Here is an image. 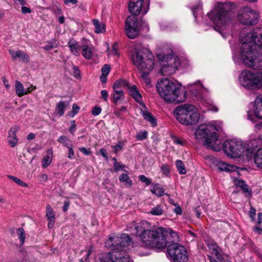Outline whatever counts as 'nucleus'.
Returning <instances> with one entry per match:
<instances>
[{"label":"nucleus","instance_id":"obj_57","mask_svg":"<svg viewBox=\"0 0 262 262\" xmlns=\"http://www.w3.org/2000/svg\"><path fill=\"white\" fill-rule=\"evenodd\" d=\"M79 150L86 156L90 155L91 154V151L89 149H86L85 147L79 148Z\"/></svg>","mask_w":262,"mask_h":262},{"label":"nucleus","instance_id":"obj_43","mask_svg":"<svg viewBox=\"0 0 262 262\" xmlns=\"http://www.w3.org/2000/svg\"><path fill=\"white\" fill-rule=\"evenodd\" d=\"M147 136V132L146 131L141 132L138 133L136 136V138L138 140L142 141L145 139Z\"/></svg>","mask_w":262,"mask_h":262},{"label":"nucleus","instance_id":"obj_13","mask_svg":"<svg viewBox=\"0 0 262 262\" xmlns=\"http://www.w3.org/2000/svg\"><path fill=\"white\" fill-rule=\"evenodd\" d=\"M166 61H163L160 70V73L164 76H170L178 70L180 66V60L177 57H173L170 55Z\"/></svg>","mask_w":262,"mask_h":262},{"label":"nucleus","instance_id":"obj_41","mask_svg":"<svg viewBox=\"0 0 262 262\" xmlns=\"http://www.w3.org/2000/svg\"><path fill=\"white\" fill-rule=\"evenodd\" d=\"M52 162L51 157L49 155L45 156L42 161V165L44 168L47 167L49 166Z\"/></svg>","mask_w":262,"mask_h":262},{"label":"nucleus","instance_id":"obj_8","mask_svg":"<svg viewBox=\"0 0 262 262\" xmlns=\"http://www.w3.org/2000/svg\"><path fill=\"white\" fill-rule=\"evenodd\" d=\"M195 135L198 140H202L204 145L208 149L220 151L221 149V142L215 128L211 125H201L196 130Z\"/></svg>","mask_w":262,"mask_h":262},{"label":"nucleus","instance_id":"obj_5","mask_svg":"<svg viewBox=\"0 0 262 262\" xmlns=\"http://www.w3.org/2000/svg\"><path fill=\"white\" fill-rule=\"evenodd\" d=\"M156 87L160 96L167 102L182 103L185 101L187 96L185 90L179 89L167 78L159 79Z\"/></svg>","mask_w":262,"mask_h":262},{"label":"nucleus","instance_id":"obj_63","mask_svg":"<svg viewBox=\"0 0 262 262\" xmlns=\"http://www.w3.org/2000/svg\"><path fill=\"white\" fill-rule=\"evenodd\" d=\"M69 206H70V202L68 201H64V206L63 207V211L64 212H66L68 210V209L69 207Z\"/></svg>","mask_w":262,"mask_h":262},{"label":"nucleus","instance_id":"obj_12","mask_svg":"<svg viewBox=\"0 0 262 262\" xmlns=\"http://www.w3.org/2000/svg\"><path fill=\"white\" fill-rule=\"evenodd\" d=\"M259 16L258 13L251 8L244 7L238 17L241 23L253 25L257 23Z\"/></svg>","mask_w":262,"mask_h":262},{"label":"nucleus","instance_id":"obj_55","mask_svg":"<svg viewBox=\"0 0 262 262\" xmlns=\"http://www.w3.org/2000/svg\"><path fill=\"white\" fill-rule=\"evenodd\" d=\"M74 76L77 78H80V71L78 67L73 66Z\"/></svg>","mask_w":262,"mask_h":262},{"label":"nucleus","instance_id":"obj_19","mask_svg":"<svg viewBox=\"0 0 262 262\" xmlns=\"http://www.w3.org/2000/svg\"><path fill=\"white\" fill-rule=\"evenodd\" d=\"M254 112L257 118L262 119V95L258 96L255 99Z\"/></svg>","mask_w":262,"mask_h":262},{"label":"nucleus","instance_id":"obj_29","mask_svg":"<svg viewBox=\"0 0 262 262\" xmlns=\"http://www.w3.org/2000/svg\"><path fill=\"white\" fill-rule=\"evenodd\" d=\"M59 44V42L55 38H53L50 41L47 42V44L42 47V48L46 51H50L51 49L56 48Z\"/></svg>","mask_w":262,"mask_h":262},{"label":"nucleus","instance_id":"obj_50","mask_svg":"<svg viewBox=\"0 0 262 262\" xmlns=\"http://www.w3.org/2000/svg\"><path fill=\"white\" fill-rule=\"evenodd\" d=\"M248 214L249 217L251 219L252 221H254V217L256 214L255 209L253 207H251Z\"/></svg>","mask_w":262,"mask_h":262},{"label":"nucleus","instance_id":"obj_20","mask_svg":"<svg viewBox=\"0 0 262 262\" xmlns=\"http://www.w3.org/2000/svg\"><path fill=\"white\" fill-rule=\"evenodd\" d=\"M15 87L16 94L19 97H21L27 94L28 93H30L32 90L35 89V86H34L33 88L31 90H30V88H28L27 91H25L23 84L17 80L15 81Z\"/></svg>","mask_w":262,"mask_h":262},{"label":"nucleus","instance_id":"obj_11","mask_svg":"<svg viewBox=\"0 0 262 262\" xmlns=\"http://www.w3.org/2000/svg\"><path fill=\"white\" fill-rule=\"evenodd\" d=\"M223 148L228 157L236 158L242 156L245 146L242 141L233 139L225 141L223 144Z\"/></svg>","mask_w":262,"mask_h":262},{"label":"nucleus","instance_id":"obj_54","mask_svg":"<svg viewBox=\"0 0 262 262\" xmlns=\"http://www.w3.org/2000/svg\"><path fill=\"white\" fill-rule=\"evenodd\" d=\"M71 125L70 127L69 128V130L71 133L74 134V133L75 132V130H76V127L75 121L72 120L71 122Z\"/></svg>","mask_w":262,"mask_h":262},{"label":"nucleus","instance_id":"obj_37","mask_svg":"<svg viewBox=\"0 0 262 262\" xmlns=\"http://www.w3.org/2000/svg\"><path fill=\"white\" fill-rule=\"evenodd\" d=\"M255 230L259 233H262V213L258 214V221Z\"/></svg>","mask_w":262,"mask_h":262},{"label":"nucleus","instance_id":"obj_4","mask_svg":"<svg viewBox=\"0 0 262 262\" xmlns=\"http://www.w3.org/2000/svg\"><path fill=\"white\" fill-rule=\"evenodd\" d=\"M130 54L133 64L143 74H148L153 69L155 57L147 48L135 45L132 47Z\"/></svg>","mask_w":262,"mask_h":262},{"label":"nucleus","instance_id":"obj_47","mask_svg":"<svg viewBox=\"0 0 262 262\" xmlns=\"http://www.w3.org/2000/svg\"><path fill=\"white\" fill-rule=\"evenodd\" d=\"M58 141L62 144H63L64 146L69 147L68 145V142L69 141V139L64 136H60L58 139Z\"/></svg>","mask_w":262,"mask_h":262},{"label":"nucleus","instance_id":"obj_45","mask_svg":"<svg viewBox=\"0 0 262 262\" xmlns=\"http://www.w3.org/2000/svg\"><path fill=\"white\" fill-rule=\"evenodd\" d=\"M139 179L142 182L145 183L146 185H149L151 183V180L144 175H140L139 177Z\"/></svg>","mask_w":262,"mask_h":262},{"label":"nucleus","instance_id":"obj_27","mask_svg":"<svg viewBox=\"0 0 262 262\" xmlns=\"http://www.w3.org/2000/svg\"><path fill=\"white\" fill-rule=\"evenodd\" d=\"M163 212V206L160 204L152 208L149 213L153 215H161Z\"/></svg>","mask_w":262,"mask_h":262},{"label":"nucleus","instance_id":"obj_39","mask_svg":"<svg viewBox=\"0 0 262 262\" xmlns=\"http://www.w3.org/2000/svg\"><path fill=\"white\" fill-rule=\"evenodd\" d=\"M236 185L242 188L244 192L251 193V191L249 190L248 186L246 184L245 182L243 180L237 181Z\"/></svg>","mask_w":262,"mask_h":262},{"label":"nucleus","instance_id":"obj_59","mask_svg":"<svg viewBox=\"0 0 262 262\" xmlns=\"http://www.w3.org/2000/svg\"><path fill=\"white\" fill-rule=\"evenodd\" d=\"M69 149V154H68V158L69 159H73L74 158V150L72 148V146H70L69 147H68Z\"/></svg>","mask_w":262,"mask_h":262},{"label":"nucleus","instance_id":"obj_42","mask_svg":"<svg viewBox=\"0 0 262 262\" xmlns=\"http://www.w3.org/2000/svg\"><path fill=\"white\" fill-rule=\"evenodd\" d=\"M256 86L258 89H262V72L256 73Z\"/></svg>","mask_w":262,"mask_h":262},{"label":"nucleus","instance_id":"obj_2","mask_svg":"<svg viewBox=\"0 0 262 262\" xmlns=\"http://www.w3.org/2000/svg\"><path fill=\"white\" fill-rule=\"evenodd\" d=\"M130 243L131 238L125 233L120 236L114 235L109 237L105 245L112 248V251L101 254L99 262H129V256L123 248L128 246Z\"/></svg>","mask_w":262,"mask_h":262},{"label":"nucleus","instance_id":"obj_53","mask_svg":"<svg viewBox=\"0 0 262 262\" xmlns=\"http://www.w3.org/2000/svg\"><path fill=\"white\" fill-rule=\"evenodd\" d=\"M114 170L118 171L119 170L123 169L125 167V165L121 164L120 163L116 162L115 165H114Z\"/></svg>","mask_w":262,"mask_h":262},{"label":"nucleus","instance_id":"obj_58","mask_svg":"<svg viewBox=\"0 0 262 262\" xmlns=\"http://www.w3.org/2000/svg\"><path fill=\"white\" fill-rule=\"evenodd\" d=\"M169 234L170 236L173 238V240L177 241L179 237L178 234L172 231L171 230H169Z\"/></svg>","mask_w":262,"mask_h":262},{"label":"nucleus","instance_id":"obj_24","mask_svg":"<svg viewBox=\"0 0 262 262\" xmlns=\"http://www.w3.org/2000/svg\"><path fill=\"white\" fill-rule=\"evenodd\" d=\"M254 161L258 168L262 169V148L258 149L254 155Z\"/></svg>","mask_w":262,"mask_h":262},{"label":"nucleus","instance_id":"obj_36","mask_svg":"<svg viewBox=\"0 0 262 262\" xmlns=\"http://www.w3.org/2000/svg\"><path fill=\"white\" fill-rule=\"evenodd\" d=\"M7 177L9 179L12 180L13 182H14L17 184L19 185V186H21L22 187H27L28 186V185L26 183L23 182L20 179H19L16 177H14L12 175H7Z\"/></svg>","mask_w":262,"mask_h":262},{"label":"nucleus","instance_id":"obj_60","mask_svg":"<svg viewBox=\"0 0 262 262\" xmlns=\"http://www.w3.org/2000/svg\"><path fill=\"white\" fill-rule=\"evenodd\" d=\"M111 54L113 55H118L117 44H114L113 46H112V49L111 50Z\"/></svg>","mask_w":262,"mask_h":262},{"label":"nucleus","instance_id":"obj_32","mask_svg":"<svg viewBox=\"0 0 262 262\" xmlns=\"http://www.w3.org/2000/svg\"><path fill=\"white\" fill-rule=\"evenodd\" d=\"M151 192L158 196H161L164 194V190L159 184L155 185L152 189L151 190Z\"/></svg>","mask_w":262,"mask_h":262},{"label":"nucleus","instance_id":"obj_56","mask_svg":"<svg viewBox=\"0 0 262 262\" xmlns=\"http://www.w3.org/2000/svg\"><path fill=\"white\" fill-rule=\"evenodd\" d=\"M161 171L165 175H167L169 173V169L168 165H163L161 167Z\"/></svg>","mask_w":262,"mask_h":262},{"label":"nucleus","instance_id":"obj_17","mask_svg":"<svg viewBox=\"0 0 262 262\" xmlns=\"http://www.w3.org/2000/svg\"><path fill=\"white\" fill-rule=\"evenodd\" d=\"M144 225H148V223L145 221H143L139 223H136L135 222L133 221L127 225V230L132 232L133 234H136L139 236L141 231L138 229V227H144Z\"/></svg>","mask_w":262,"mask_h":262},{"label":"nucleus","instance_id":"obj_40","mask_svg":"<svg viewBox=\"0 0 262 262\" xmlns=\"http://www.w3.org/2000/svg\"><path fill=\"white\" fill-rule=\"evenodd\" d=\"M115 82H118V86L122 88H127V89H129L130 87L129 83L125 80L124 79H119Z\"/></svg>","mask_w":262,"mask_h":262},{"label":"nucleus","instance_id":"obj_31","mask_svg":"<svg viewBox=\"0 0 262 262\" xmlns=\"http://www.w3.org/2000/svg\"><path fill=\"white\" fill-rule=\"evenodd\" d=\"M16 233L20 241V245H23L26 239V233L23 228H19L16 229Z\"/></svg>","mask_w":262,"mask_h":262},{"label":"nucleus","instance_id":"obj_61","mask_svg":"<svg viewBox=\"0 0 262 262\" xmlns=\"http://www.w3.org/2000/svg\"><path fill=\"white\" fill-rule=\"evenodd\" d=\"M176 207L174 209V212L179 215H181L182 213L181 207L179 205H177L175 204Z\"/></svg>","mask_w":262,"mask_h":262},{"label":"nucleus","instance_id":"obj_52","mask_svg":"<svg viewBox=\"0 0 262 262\" xmlns=\"http://www.w3.org/2000/svg\"><path fill=\"white\" fill-rule=\"evenodd\" d=\"M108 92L105 90H103L101 91V98L103 99L104 101H107Z\"/></svg>","mask_w":262,"mask_h":262},{"label":"nucleus","instance_id":"obj_38","mask_svg":"<svg viewBox=\"0 0 262 262\" xmlns=\"http://www.w3.org/2000/svg\"><path fill=\"white\" fill-rule=\"evenodd\" d=\"M112 95L113 97V102L115 104L124 98V93L113 92Z\"/></svg>","mask_w":262,"mask_h":262},{"label":"nucleus","instance_id":"obj_7","mask_svg":"<svg viewBox=\"0 0 262 262\" xmlns=\"http://www.w3.org/2000/svg\"><path fill=\"white\" fill-rule=\"evenodd\" d=\"M144 0H130L128 5V9L133 15L129 16L125 21V33L128 37L131 39L135 38L138 34V23L137 15L141 11L143 14L147 13L148 9L149 0H148L147 6H143Z\"/></svg>","mask_w":262,"mask_h":262},{"label":"nucleus","instance_id":"obj_22","mask_svg":"<svg viewBox=\"0 0 262 262\" xmlns=\"http://www.w3.org/2000/svg\"><path fill=\"white\" fill-rule=\"evenodd\" d=\"M68 46L70 48L71 52L74 55L78 56L79 55V47L78 45V43L76 41L73 39H70L68 42Z\"/></svg>","mask_w":262,"mask_h":262},{"label":"nucleus","instance_id":"obj_9","mask_svg":"<svg viewBox=\"0 0 262 262\" xmlns=\"http://www.w3.org/2000/svg\"><path fill=\"white\" fill-rule=\"evenodd\" d=\"M174 114L177 120L184 125L194 124L199 119L196 108L191 104L178 106L174 111Z\"/></svg>","mask_w":262,"mask_h":262},{"label":"nucleus","instance_id":"obj_48","mask_svg":"<svg viewBox=\"0 0 262 262\" xmlns=\"http://www.w3.org/2000/svg\"><path fill=\"white\" fill-rule=\"evenodd\" d=\"M118 82H115L113 85V92L123 93V89L118 86Z\"/></svg>","mask_w":262,"mask_h":262},{"label":"nucleus","instance_id":"obj_6","mask_svg":"<svg viewBox=\"0 0 262 262\" xmlns=\"http://www.w3.org/2000/svg\"><path fill=\"white\" fill-rule=\"evenodd\" d=\"M147 226L138 227V229L141 231L138 236L142 245L149 249H164L167 242L162 229L150 230L147 229Z\"/></svg>","mask_w":262,"mask_h":262},{"label":"nucleus","instance_id":"obj_1","mask_svg":"<svg viewBox=\"0 0 262 262\" xmlns=\"http://www.w3.org/2000/svg\"><path fill=\"white\" fill-rule=\"evenodd\" d=\"M239 41L244 63L254 70H262V27H244L240 32Z\"/></svg>","mask_w":262,"mask_h":262},{"label":"nucleus","instance_id":"obj_10","mask_svg":"<svg viewBox=\"0 0 262 262\" xmlns=\"http://www.w3.org/2000/svg\"><path fill=\"white\" fill-rule=\"evenodd\" d=\"M167 253L173 262H187L188 259L186 248L178 243H172L167 246Z\"/></svg>","mask_w":262,"mask_h":262},{"label":"nucleus","instance_id":"obj_64","mask_svg":"<svg viewBox=\"0 0 262 262\" xmlns=\"http://www.w3.org/2000/svg\"><path fill=\"white\" fill-rule=\"evenodd\" d=\"M21 11L24 14H26V13H30L31 10L30 8H29L27 7L23 6L21 7Z\"/></svg>","mask_w":262,"mask_h":262},{"label":"nucleus","instance_id":"obj_15","mask_svg":"<svg viewBox=\"0 0 262 262\" xmlns=\"http://www.w3.org/2000/svg\"><path fill=\"white\" fill-rule=\"evenodd\" d=\"M9 52L13 60H16L17 58H19L20 60L25 63H28L30 61L29 56L21 50L14 51V50H10Z\"/></svg>","mask_w":262,"mask_h":262},{"label":"nucleus","instance_id":"obj_21","mask_svg":"<svg viewBox=\"0 0 262 262\" xmlns=\"http://www.w3.org/2000/svg\"><path fill=\"white\" fill-rule=\"evenodd\" d=\"M217 168L220 171L232 172L235 171L236 167L233 165L228 164L223 162H220L217 164Z\"/></svg>","mask_w":262,"mask_h":262},{"label":"nucleus","instance_id":"obj_62","mask_svg":"<svg viewBox=\"0 0 262 262\" xmlns=\"http://www.w3.org/2000/svg\"><path fill=\"white\" fill-rule=\"evenodd\" d=\"M100 154L101 155V156L102 157L105 158L106 160H108V157H107V154L106 152L105 149H104L103 148L100 149Z\"/></svg>","mask_w":262,"mask_h":262},{"label":"nucleus","instance_id":"obj_18","mask_svg":"<svg viewBox=\"0 0 262 262\" xmlns=\"http://www.w3.org/2000/svg\"><path fill=\"white\" fill-rule=\"evenodd\" d=\"M128 90L129 95L131 96L136 102H138L140 104H143L142 95L135 85L130 86Z\"/></svg>","mask_w":262,"mask_h":262},{"label":"nucleus","instance_id":"obj_30","mask_svg":"<svg viewBox=\"0 0 262 262\" xmlns=\"http://www.w3.org/2000/svg\"><path fill=\"white\" fill-rule=\"evenodd\" d=\"M68 104H66L64 101H60L57 104L56 111L59 114L60 117L63 115L66 106Z\"/></svg>","mask_w":262,"mask_h":262},{"label":"nucleus","instance_id":"obj_35","mask_svg":"<svg viewBox=\"0 0 262 262\" xmlns=\"http://www.w3.org/2000/svg\"><path fill=\"white\" fill-rule=\"evenodd\" d=\"M46 217L49 220H55V213L51 206L48 204L46 207Z\"/></svg>","mask_w":262,"mask_h":262},{"label":"nucleus","instance_id":"obj_49","mask_svg":"<svg viewBox=\"0 0 262 262\" xmlns=\"http://www.w3.org/2000/svg\"><path fill=\"white\" fill-rule=\"evenodd\" d=\"M123 143L122 142H119L116 145L112 146L114 151L117 153L118 151L122 149Z\"/></svg>","mask_w":262,"mask_h":262},{"label":"nucleus","instance_id":"obj_44","mask_svg":"<svg viewBox=\"0 0 262 262\" xmlns=\"http://www.w3.org/2000/svg\"><path fill=\"white\" fill-rule=\"evenodd\" d=\"M202 4H198L196 6H194L192 8V11L194 17H196L198 16L197 13L202 10Z\"/></svg>","mask_w":262,"mask_h":262},{"label":"nucleus","instance_id":"obj_34","mask_svg":"<svg viewBox=\"0 0 262 262\" xmlns=\"http://www.w3.org/2000/svg\"><path fill=\"white\" fill-rule=\"evenodd\" d=\"M176 165L179 173L185 174L186 173V170L183 162L181 160H177Z\"/></svg>","mask_w":262,"mask_h":262},{"label":"nucleus","instance_id":"obj_23","mask_svg":"<svg viewBox=\"0 0 262 262\" xmlns=\"http://www.w3.org/2000/svg\"><path fill=\"white\" fill-rule=\"evenodd\" d=\"M93 25L95 26L96 33H103L105 31V25L103 22H100L98 19H94L93 20Z\"/></svg>","mask_w":262,"mask_h":262},{"label":"nucleus","instance_id":"obj_14","mask_svg":"<svg viewBox=\"0 0 262 262\" xmlns=\"http://www.w3.org/2000/svg\"><path fill=\"white\" fill-rule=\"evenodd\" d=\"M256 73L254 74L248 71H244L241 73L239 81L245 87L256 86Z\"/></svg>","mask_w":262,"mask_h":262},{"label":"nucleus","instance_id":"obj_16","mask_svg":"<svg viewBox=\"0 0 262 262\" xmlns=\"http://www.w3.org/2000/svg\"><path fill=\"white\" fill-rule=\"evenodd\" d=\"M18 130L17 127H12L8 133V143L11 147H14L18 143V138L16 137V133Z\"/></svg>","mask_w":262,"mask_h":262},{"label":"nucleus","instance_id":"obj_3","mask_svg":"<svg viewBox=\"0 0 262 262\" xmlns=\"http://www.w3.org/2000/svg\"><path fill=\"white\" fill-rule=\"evenodd\" d=\"M232 5L230 3H217L208 16L213 22L214 29L219 32L224 38H226V33L223 34V31L226 30L231 21Z\"/></svg>","mask_w":262,"mask_h":262},{"label":"nucleus","instance_id":"obj_25","mask_svg":"<svg viewBox=\"0 0 262 262\" xmlns=\"http://www.w3.org/2000/svg\"><path fill=\"white\" fill-rule=\"evenodd\" d=\"M208 246L210 252L218 257L220 255L221 249L220 247L215 244L211 242L208 244Z\"/></svg>","mask_w":262,"mask_h":262},{"label":"nucleus","instance_id":"obj_33","mask_svg":"<svg viewBox=\"0 0 262 262\" xmlns=\"http://www.w3.org/2000/svg\"><path fill=\"white\" fill-rule=\"evenodd\" d=\"M119 181L125 183L128 187H130L133 184L132 181L127 173L121 174L119 177Z\"/></svg>","mask_w":262,"mask_h":262},{"label":"nucleus","instance_id":"obj_51","mask_svg":"<svg viewBox=\"0 0 262 262\" xmlns=\"http://www.w3.org/2000/svg\"><path fill=\"white\" fill-rule=\"evenodd\" d=\"M101 112V108L98 106H95L92 110V113L94 116H97L100 114Z\"/></svg>","mask_w":262,"mask_h":262},{"label":"nucleus","instance_id":"obj_26","mask_svg":"<svg viewBox=\"0 0 262 262\" xmlns=\"http://www.w3.org/2000/svg\"><path fill=\"white\" fill-rule=\"evenodd\" d=\"M93 49L90 46L84 45L82 46V55L88 59L91 58Z\"/></svg>","mask_w":262,"mask_h":262},{"label":"nucleus","instance_id":"obj_28","mask_svg":"<svg viewBox=\"0 0 262 262\" xmlns=\"http://www.w3.org/2000/svg\"><path fill=\"white\" fill-rule=\"evenodd\" d=\"M142 115L144 118L149 121L152 126H155L157 124L155 119L152 116V114L147 111H142Z\"/></svg>","mask_w":262,"mask_h":262},{"label":"nucleus","instance_id":"obj_46","mask_svg":"<svg viewBox=\"0 0 262 262\" xmlns=\"http://www.w3.org/2000/svg\"><path fill=\"white\" fill-rule=\"evenodd\" d=\"M110 71H111L110 66L108 64H105L102 68V69H101L102 74L101 75L107 76L109 74Z\"/></svg>","mask_w":262,"mask_h":262}]
</instances>
